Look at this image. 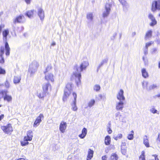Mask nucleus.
<instances>
[{"label":"nucleus","mask_w":160,"mask_h":160,"mask_svg":"<svg viewBox=\"0 0 160 160\" xmlns=\"http://www.w3.org/2000/svg\"><path fill=\"white\" fill-rule=\"evenodd\" d=\"M33 137L32 131L29 130L27 132V135L24 137L23 140L21 141L20 144L22 146H24L29 144L28 141H30L32 140Z\"/></svg>","instance_id":"nucleus-1"},{"label":"nucleus","mask_w":160,"mask_h":160,"mask_svg":"<svg viewBox=\"0 0 160 160\" xmlns=\"http://www.w3.org/2000/svg\"><path fill=\"white\" fill-rule=\"evenodd\" d=\"M72 90V84L71 83H68L66 85L64 90V93L62 97V100L65 102L70 95Z\"/></svg>","instance_id":"nucleus-2"},{"label":"nucleus","mask_w":160,"mask_h":160,"mask_svg":"<svg viewBox=\"0 0 160 160\" xmlns=\"http://www.w3.org/2000/svg\"><path fill=\"white\" fill-rule=\"evenodd\" d=\"M52 68V67L51 65L48 66L45 71L44 72V73L45 74V79L46 81L53 82L54 81L53 74L51 73H48V74H46V73L48 72Z\"/></svg>","instance_id":"nucleus-3"},{"label":"nucleus","mask_w":160,"mask_h":160,"mask_svg":"<svg viewBox=\"0 0 160 160\" xmlns=\"http://www.w3.org/2000/svg\"><path fill=\"white\" fill-rule=\"evenodd\" d=\"M151 10L153 12L157 10H160V0H154L152 2Z\"/></svg>","instance_id":"nucleus-4"},{"label":"nucleus","mask_w":160,"mask_h":160,"mask_svg":"<svg viewBox=\"0 0 160 160\" xmlns=\"http://www.w3.org/2000/svg\"><path fill=\"white\" fill-rule=\"evenodd\" d=\"M26 21V18L22 14H20L16 16L13 20V23H23Z\"/></svg>","instance_id":"nucleus-5"},{"label":"nucleus","mask_w":160,"mask_h":160,"mask_svg":"<svg viewBox=\"0 0 160 160\" xmlns=\"http://www.w3.org/2000/svg\"><path fill=\"white\" fill-rule=\"evenodd\" d=\"M1 128L4 132L7 134H11L13 131V128L10 123L7 124L6 126H2Z\"/></svg>","instance_id":"nucleus-6"},{"label":"nucleus","mask_w":160,"mask_h":160,"mask_svg":"<svg viewBox=\"0 0 160 160\" xmlns=\"http://www.w3.org/2000/svg\"><path fill=\"white\" fill-rule=\"evenodd\" d=\"M44 118V116L42 114H40L36 119L33 125V127H36L38 126L42 122V119Z\"/></svg>","instance_id":"nucleus-7"},{"label":"nucleus","mask_w":160,"mask_h":160,"mask_svg":"<svg viewBox=\"0 0 160 160\" xmlns=\"http://www.w3.org/2000/svg\"><path fill=\"white\" fill-rule=\"evenodd\" d=\"M111 5L109 3H106L105 5V11L104 12L102 16L104 18L107 17L110 12L111 10Z\"/></svg>","instance_id":"nucleus-8"},{"label":"nucleus","mask_w":160,"mask_h":160,"mask_svg":"<svg viewBox=\"0 0 160 160\" xmlns=\"http://www.w3.org/2000/svg\"><path fill=\"white\" fill-rule=\"evenodd\" d=\"M72 76L78 79V81H76V83L78 86L80 85L81 84L80 79L81 78V73L79 72H74L73 73Z\"/></svg>","instance_id":"nucleus-9"},{"label":"nucleus","mask_w":160,"mask_h":160,"mask_svg":"<svg viewBox=\"0 0 160 160\" xmlns=\"http://www.w3.org/2000/svg\"><path fill=\"white\" fill-rule=\"evenodd\" d=\"M51 88V85L49 82L44 83L42 85V91L46 94L48 93V89Z\"/></svg>","instance_id":"nucleus-10"},{"label":"nucleus","mask_w":160,"mask_h":160,"mask_svg":"<svg viewBox=\"0 0 160 160\" xmlns=\"http://www.w3.org/2000/svg\"><path fill=\"white\" fill-rule=\"evenodd\" d=\"M124 91L122 89H121L118 92L117 96V98L118 100L119 101H124L125 100V98L124 97Z\"/></svg>","instance_id":"nucleus-11"},{"label":"nucleus","mask_w":160,"mask_h":160,"mask_svg":"<svg viewBox=\"0 0 160 160\" xmlns=\"http://www.w3.org/2000/svg\"><path fill=\"white\" fill-rule=\"evenodd\" d=\"M67 126V123L66 122H62L59 126V130L62 133L64 132Z\"/></svg>","instance_id":"nucleus-12"},{"label":"nucleus","mask_w":160,"mask_h":160,"mask_svg":"<svg viewBox=\"0 0 160 160\" xmlns=\"http://www.w3.org/2000/svg\"><path fill=\"white\" fill-rule=\"evenodd\" d=\"M88 65L89 63L87 61H83L82 62L80 66V71L82 72L85 70Z\"/></svg>","instance_id":"nucleus-13"},{"label":"nucleus","mask_w":160,"mask_h":160,"mask_svg":"<svg viewBox=\"0 0 160 160\" xmlns=\"http://www.w3.org/2000/svg\"><path fill=\"white\" fill-rule=\"evenodd\" d=\"M4 53V49L2 47L0 49V63L3 64L4 62V59L3 56Z\"/></svg>","instance_id":"nucleus-14"},{"label":"nucleus","mask_w":160,"mask_h":160,"mask_svg":"<svg viewBox=\"0 0 160 160\" xmlns=\"http://www.w3.org/2000/svg\"><path fill=\"white\" fill-rule=\"evenodd\" d=\"M72 95L74 98L73 103L74 104V106L72 107V109L74 111H76L77 110V108L76 105L77 95L76 93L75 92H73L72 93Z\"/></svg>","instance_id":"nucleus-15"},{"label":"nucleus","mask_w":160,"mask_h":160,"mask_svg":"<svg viewBox=\"0 0 160 160\" xmlns=\"http://www.w3.org/2000/svg\"><path fill=\"white\" fill-rule=\"evenodd\" d=\"M5 48L6 51L5 54L6 56H8L10 55V48L7 42H6L5 43Z\"/></svg>","instance_id":"nucleus-16"},{"label":"nucleus","mask_w":160,"mask_h":160,"mask_svg":"<svg viewBox=\"0 0 160 160\" xmlns=\"http://www.w3.org/2000/svg\"><path fill=\"white\" fill-rule=\"evenodd\" d=\"M87 132V130L86 128H84L82 131V133L79 135V137L82 139L83 138L86 136Z\"/></svg>","instance_id":"nucleus-17"},{"label":"nucleus","mask_w":160,"mask_h":160,"mask_svg":"<svg viewBox=\"0 0 160 160\" xmlns=\"http://www.w3.org/2000/svg\"><path fill=\"white\" fill-rule=\"evenodd\" d=\"M94 152L91 149L88 150V154L87 156V160H90L91 159L93 156Z\"/></svg>","instance_id":"nucleus-18"},{"label":"nucleus","mask_w":160,"mask_h":160,"mask_svg":"<svg viewBox=\"0 0 160 160\" xmlns=\"http://www.w3.org/2000/svg\"><path fill=\"white\" fill-rule=\"evenodd\" d=\"M38 14L41 20H42L44 17V12L41 8L39 9L38 11Z\"/></svg>","instance_id":"nucleus-19"},{"label":"nucleus","mask_w":160,"mask_h":160,"mask_svg":"<svg viewBox=\"0 0 160 160\" xmlns=\"http://www.w3.org/2000/svg\"><path fill=\"white\" fill-rule=\"evenodd\" d=\"M3 100L5 101H7L8 102H11L12 100V97L11 95L6 94L5 96L3 97Z\"/></svg>","instance_id":"nucleus-20"},{"label":"nucleus","mask_w":160,"mask_h":160,"mask_svg":"<svg viewBox=\"0 0 160 160\" xmlns=\"http://www.w3.org/2000/svg\"><path fill=\"white\" fill-rule=\"evenodd\" d=\"M34 14V10H30L27 11L25 13L26 15L29 18L32 17Z\"/></svg>","instance_id":"nucleus-21"},{"label":"nucleus","mask_w":160,"mask_h":160,"mask_svg":"<svg viewBox=\"0 0 160 160\" xmlns=\"http://www.w3.org/2000/svg\"><path fill=\"white\" fill-rule=\"evenodd\" d=\"M142 76L145 78H146L148 77V72L145 68H143L141 70Z\"/></svg>","instance_id":"nucleus-22"},{"label":"nucleus","mask_w":160,"mask_h":160,"mask_svg":"<svg viewBox=\"0 0 160 160\" xmlns=\"http://www.w3.org/2000/svg\"><path fill=\"white\" fill-rule=\"evenodd\" d=\"M123 103L122 102H118L116 106V108L117 110H121L123 108Z\"/></svg>","instance_id":"nucleus-23"},{"label":"nucleus","mask_w":160,"mask_h":160,"mask_svg":"<svg viewBox=\"0 0 160 160\" xmlns=\"http://www.w3.org/2000/svg\"><path fill=\"white\" fill-rule=\"evenodd\" d=\"M104 142L105 144L107 145L110 144L111 142V138L109 136H106L105 138Z\"/></svg>","instance_id":"nucleus-24"},{"label":"nucleus","mask_w":160,"mask_h":160,"mask_svg":"<svg viewBox=\"0 0 160 160\" xmlns=\"http://www.w3.org/2000/svg\"><path fill=\"white\" fill-rule=\"evenodd\" d=\"M152 31L151 30L148 31L146 33L145 36V39H147L149 38H151L152 36Z\"/></svg>","instance_id":"nucleus-25"},{"label":"nucleus","mask_w":160,"mask_h":160,"mask_svg":"<svg viewBox=\"0 0 160 160\" xmlns=\"http://www.w3.org/2000/svg\"><path fill=\"white\" fill-rule=\"evenodd\" d=\"M122 5L123 9L127 8L128 6V4L125 0H118Z\"/></svg>","instance_id":"nucleus-26"},{"label":"nucleus","mask_w":160,"mask_h":160,"mask_svg":"<svg viewBox=\"0 0 160 160\" xmlns=\"http://www.w3.org/2000/svg\"><path fill=\"white\" fill-rule=\"evenodd\" d=\"M127 147L126 143L123 142L122 143L121 145V150L122 153H125L126 151Z\"/></svg>","instance_id":"nucleus-27"},{"label":"nucleus","mask_w":160,"mask_h":160,"mask_svg":"<svg viewBox=\"0 0 160 160\" xmlns=\"http://www.w3.org/2000/svg\"><path fill=\"white\" fill-rule=\"evenodd\" d=\"M9 33V31L8 29H5L2 32V35L3 38H4L5 39L7 38V36Z\"/></svg>","instance_id":"nucleus-28"},{"label":"nucleus","mask_w":160,"mask_h":160,"mask_svg":"<svg viewBox=\"0 0 160 160\" xmlns=\"http://www.w3.org/2000/svg\"><path fill=\"white\" fill-rule=\"evenodd\" d=\"M143 143L146 147L149 148L150 147L149 141L146 136H145V138H144Z\"/></svg>","instance_id":"nucleus-29"},{"label":"nucleus","mask_w":160,"mask_h":160,"mask_svg":"<svg viewBox=\"0 0 160 160\" xmlns=\"http://www.w3.org/2000/svg\"><path fill=\"white\" fill-rule=\"evenodd\" d=\"M21 80V78L19 76H15L14 78L13 82L15 84L18 83Z\"/></svg>","instance_id":"nucleus-30"},{"label":"nucleus","mask_w":160,"mask_h":160,"mask_svg":"<svg viewBox=\"0 0 160 160\" xmlns=\"http://www.w3.org/2000/svg\"><path fill=\"white\" fill-rule=\"evenodd\" d=\"M139 160H146L145 154V151H144L141 152V155L139 157Z\"/></svg>","instance_id":"nucleus-31"},{"label":"nucleus","mask_w":160,"mask_h":160,"mask_svg":"<svg viewBox=\"0 0 160 160\" xmlns=\"http://www.w3.org/2000/svg\"><path fill=\"white\" fill-rule=\"evenodd\" d=\"M8 93V91L6 90H2L0 92V99L2 98L5 96Z\"/></svg>","instance_id":"nucleus-32"},{"label":"nucleus","mask_w":160,"mask_h":160,"mask_svg":"<svg viewBox=\"0 0 160 160\" xmlns=\"http://www.w3.org/2000/svg\"><path fill=\"white\" fill-rule=\"evenodd\" d=\"M131 133L128 134L127 136V138L129 140H132L134 138V131L132 130L130 132Z\"/></svg>","instance_id":"nucleus-33"},{"label":"nucleus","mask_w":160,"mask_h":160,"mask_svg":"<svg viewBox=\"0 0 160 160\" xmlns=\"http://www.w3.org/2000/svg\"><path fill=\"white\" fill-rule=\"evenodd\" d=\"M118 156L115 153H113L110 157L111 160H118Z\"/></svg>","instance_id":"nucleus-34"},{"label":"nucleus","mask_w":160,"mask_h":160,"mask_svg":"<svg viewBox=\"0 0 160 160\" xmlns=\"http://www.w3.org/2000/svg\"><path fill=\"white\" fill-rule=\"evenodd\" d=\"M46 94L43 92L42 93H39L38 95V96L39 98H42L46 96Z\"/></svg>","instance_id":"nucleus-35"},{"label":"nucleus","mask_w":160,"mask_h":160,"mask_svg":"<svg viewBox=\"0 0 160 160\" xmlns=\"http://www.w3.org/2000/svg\"><path fill=\"white\" fill-rule=\"evenodd\" d=\"M158 87V86L156 84H153L152 85H150L149 88L148 90H152L154 89L155 88H157Z\"/></svg>","instance_id":"nucleus-36"},{"label":"nucleus","mask_w":160,"mask_h":160,"mask_svg":"<svg viewBox=\"0 0 160 160\" xmlns=\"http://www.w3.org/2000/svg\"><path fill=\"white\" fill-rule=\"evenodd\" d=\"M95 103V101L93 99L91 100L88 103V106L91 107Z\"/></svg>","instance_id":"nucleus-37"},{"label":"nucleus","mask_w":160,"mask_h":160,"mask_svg":"<svg viewBox=\"0 0 160 160\" xmlns=\"http://www.w3.org/2000/svg\"><path fill=\"white\" fill-rule=\"evenodd\" d=\"M151 22L150 23V25L151 26H153L156 25L157 23V21L155 19L152 20H151Z\"/></svg>","instance_id":"nucleus-38"},{"label":"nucleus","mask_w":160,"mask_h":160,"mask_svg":"<svg viewBox=\"0 0 160 160\" xmlns=\"http://www.w3.org/2000/svg\"><path fill=\"white\" fill-rule=\"evenodd\" d=\"M87 18L88 19L92 20L93 19V15L92 13H89L87 15Z\"/></svg>","instance_id":"nucleus-39"},{"label":"nucleus","mask_w":160,"mask_h":160,"mask_svg":"<svg viewBox=\"0 0 160 160\" xmlns=\"http://www.w3.org/2000/svg\"><path fill=\"white\" fill-rule=\"evenodd\" d=\"M122 137V134H118L117 136L115 137L114 138V139L116 140H117L118 139H120Z\"/></svg>","instance_id":"nucleus-40"},{"label":"nucleus","mask_w":160,"mask_h":160,"mask_svg":"<svg viewBox=\"0 0 160 160\" xmlns=\"http://www.w3.org/2000/svg\"><path fill=\"white\" fill-rule=\"evenodd\" d=\"M100 88V87L99 85H95L94 87V90L96 91H98Z\"/></svg>","instance_id":"nucleus-41"},{"label":"nucleus","mask_w":160,"mask_h":160,"mask_svg":"<svg viewBox=\"0 0 160 160\" xmlns=\"http://www.w3.org/2000/svg\"><path fill=\"white\" fill-rule=\"evenodd\" d=\"M6 73L5 70L2 68L1 67H0V75L5 74Z\"/></svg>","instance_id":"nucleus-42"},{"label":"nucleus","mask_w":160,"mask_h":160,"mask_svg":"<svg viewBox=\"0 0 160 160\" xmlns=\"http://www.w3.org/2000/svg\"><path fill=\"white\" fill-rule=\"evenodd\" d=\"M148 17L151 20L155 19L154 16L151 13L149 14Z\"/></svg>","instance_id":"nucleus-43"},{"label":"nucleus","mask_w":160,"mask_h":160,"mask_svg":"<svg viewBox=\"0 0 160 160\" xmlns=\"http://www.w3.org/2000/svg\"><path fill=\"white\" fill-rule=\"evenodd\" d=\"M153 43V41H151L150 42L146 43L145 45L146 48L147 49L149 46H151Z\"/></svg>","instance_id":"nucleus-44"},{"label":"nucleus","mask_w":160,"mask_h":160,"mask_svg":"<svg viewBox=\"0 0 160 160\" xmlns=\"http://www.w3.org/2000/svg\"><path fill=\"white\" fill-rule=\"evenodd\" d=\"M150 111L153 114L157 113V111L154 108H152L151 109ZM158 114L159 113L158 112Z\"/></svg>","instance_id":"nucleus-45"},{"label":"nucleus","mask_w":160,"mask_h":160,"mask_svg":"<svg viewBox=\"0 0 160 160\" xmlns=\"http://www.w3.org/2000/svg\"><path fill=\"white\" fill-rule=\"evenodd\" d=\"M148 84V82H143L142 83V85L143 88L147 87Z\"/></svg>","instance_id":"nucleus-46"},{"label":"nucleus","mask_w":160,"mask_h":160,"mask_svg":"<svg viewBox=\"0 0 160 160\" xmlns=\"http://www.w3.org/2000/svg\"><path fill=\"white\" fill-rule=\"evenodd\" d=\"M5 85L6 88H9L10 86L9 82L8 81H6L5 83Z\"/></svg>","instance_id":"nucleus-47"},{"label":"nucleus","mask_w":160,"mask_h":160,"mask_svg":"<svg viewBox=\"0 0 160 160\" xmlns=\"http://www.w3.org/2000/svg\"><path fill=\"white\" fill-rule=\"evenodd\" d=\"M107 130L108 133L109 134H111L112 132V131L111 129L109 127H108L107 128Z\"/></svg>","instance_id":"nucleus-48"},{"label":"nucleus","mask_w":160,"mask_h":160,"mask_svg":"<svg viewBox=\"0 0 160 160\" xmlns=\"http://www.w3.org/2000/svg\"><path fill=\"white\" fill-rule=\"evenodd\" d=\"M107 157L106 155L102 156V160H107Z\"/></svg>","instance_id":"nucleus-49"},{"label":"nucleus","mask_w":160,"mask_h":160,"mask_svg":"<svg viewBox=\"0 0 160 160\" xmlns=\"http://www.w3.org/2000/svg\"><path fill=\"white\" fill-rule=\"evenodd\" d=\"M152 156L154 157L155 160H159V159L158 158L157 155L156 154H154V155H152Z\"/></svg>","instance_id":"nucleus-50"},{"label":"nucleus","mask_w":160,"mask_h":160,"mask_svg":"<svg viewBox=\"0 0 160 160\" xmlns=\"http://www.w3.org/2000/svg\"><path fill=\"white\" fill-rule=\"evenodd\" d=\"M4 26L3 25H0V34L2 29L4 27Z\"/></svg>","instance_id":"nucleus-51"},{"label":"nucleus","mask_w":160,"mask_h":160,"mask_svg":"<svg viewBox=\"0 0 160 160\" xmlns=\"http://www.w3.org/2000/svg\"><path fill=\"white\" fill-rule=\"evenodd\" d=\"M4 117V114H1V115H0V121L2 120L3 119Z\"/></svg>","instance_id":"nucleus-52"},{"label":"nucleus","mask_w":160,"mask_h":160,"mask_svg":"<svg viewBox=\"0 0 160 160\" xmlns=\"http://www.w3.org/2000/svg\"><path fill=\"white\" fill-rule=\"evenodd\" d=\"M25 1L26 3L28 4H30V3L31 0H25Z\"/></svg>","instance_id":"nucleus-53"},{"label":"nucleus","mask_w":160,"mask_h":160,"mask_svg":"<svg viewBox=\"0 0 160 160\" xmlns=\"http://www.w3.org/2000/svg\"><path fill=\"white\" fill-rule=\"evenodd\" d=\"M157 140L159 142H160V134H159L158 136Z\"/></svg>","instance_id":"nucleus-54"},{"label":"nucleus","mask_w":160,"mask_h":160,"mask_svg":"<svg viewBox=\"0 0 160 160\" xmlns=\"http://www.w3.org/2000/svg\"><path fill=\"white\" fill-rule=\"evenodd\" d=\"M156 51H157V49L156 48H153L152 49V53H155L156 52Z\"/></svg>","instance_id":"nucleus-55"},{"label":"nucleus","mask_w":160,"mask_h":160,"mask_svg":"<svg viewBox=\"0 0 160 160\" xmlns=\"http://www.w3.org/2000/svg\"><path fill=\"white\" fill-rule=\"evenodd\" d=\"M74 69H75L77 71L78 70V67L77 65H76L74 67Z\"/></svg>","instance_id":"nucleus-56"},{"label":"nucleus","mask_w":160,"mask_h":160,"mask_svg":"<svg viewBox=\"0 0 160 160\" xmlns=\"http://www.w3.org/2000/svg\"><path fill=\"white\" fill-rule=\"evenodd\" d=\"M156 97H160V93L157 94L156 96Z\"/></svg>","instance_id":"nucleus-57"},{"label":"nucleus","mask_w":160,"mask_h":160,"mask_svg":"<svg viewBox=\"0 0 160 160\" xmlns=\"http://www.w3.org/2000/svg\"><path fill=\"white\" fill-rule=\"evenodd\" d=\"M158 68H160V61L158 62Z\"/></svg>","instance_id":"nucleus-58"},{"label":"nucleus","mask_w":160,"mask_h":160,"mask_svg":"<svg viewBox=\"0 0 160 160\" xmlns=\"http://www.w3.org/2000/svg\"><path fill=\"white\" fill-rule=\"evenodd\" d=\"M55 45V43L54 42H53L52 43V46H54Z\"/></svg>","instance_id":"nucleus-59"},{"label":"nucleus","mask_w":160,"mask_h":160,"mask_svg":"<svg viewBox=\"0 0 160 160\" xmlns=\"http://www.w3.org/2000/svg\"><path fill=\"white\" fill-rule=\"evenodd\" d=\"M158 16L160 17V13L158 14Z\"/></svg>","instance_id":"nucleus-60"},{"label":"nucleus","mask_w":160,"mask_h":160,"mask_svg":"<svg viewBox=\"0 0 160 160\" xmlns=\"http://www.w3.org/2000/svg\"><path fill=\"white\" fill-rule=\"evenodd\" d=\"M1 106H2V105H1V104H0V107H1Z\"/></svg>","instance_id":"nucleus-61"}]
</instances>
